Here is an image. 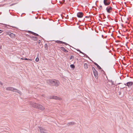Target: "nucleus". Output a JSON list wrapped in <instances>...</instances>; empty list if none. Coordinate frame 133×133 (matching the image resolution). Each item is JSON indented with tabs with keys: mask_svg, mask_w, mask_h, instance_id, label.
Segmentation results:
<instances>
[{
	"mask_svg": "<svg viewBox=\"0 0 133 133\" xmlns=\"http://www.w3.org/2000/svg\"><path fill=\"white\" fill-rule=\"evenodd\" d=\"M97 68L99 69H101V68L98 64L97 66Z\"/></svg>",
	"mask_w": 133,
	"mask_h": 133,
	"instance_id": "obj_23",
	"label": "nucleus"
},
{
	"mask_svg": "<svg viewBox=\"0 0 133 133\" xmlns=\"http://www.w3.org/2000/svg\"><path fill=\"white\" fill-rule=\"evenodd\" d=\"M107 37V36H106V37H105V38H106Z\"/></svg>",
	"mask_w": 133,
	"mask_h": 133,
	"instance_id": "obj_41",
	"label": "nucleus"
},
{
	"mask_svg": "<svg viewBox=\"0 0 133 133\" xmlns=\"http://www.w3.org/2000/svg\"><path fill=\"white\" fill-rule=\"evenodd\" d=\"M85 13H87V10H86V9H85Z\"/></svg>",
	"mask_w": 133,
	"mask_h": 133,
	"instance_id": "obj_33",
	"label": "nucleus"
},
{
	"mask_svg": "<svg viewBox=\"0 0 133 133\" xmlns=\"http://www.w3.org/2000/svg\"><path fill=\"white\" fill-rule=\"evenodd\" d=\"M112 8L110 6H108L106 9V10L108 13H110L112 10Z\"/></svg>",
	"mask_w": 133,
	"mask_h": 133,
	"instance_id": "obj_6",
	"label": "nucleus"
},
{
	"mask_svg": "<svg viewBox=\"0 0 133 133\" xmlns=\"http://www.w3.org/2000/svg\"><path fill=\"white\" fill-rule=\"evenodd\" d=\"M83 20H84V19Z\"/></svg>",
	"mask_w": 133,
	"mask_h": 133,
	"instance_id": "obj_40",
	"label": "nucleus"
},
{
	"mask_svg": "<svg viewBox=\"0 0 133 133\" xmlns=\"http://www.w3.org/2000/svg\"><path fill=\"white\" fill-rule=\"evenodd\" d=\"M29 32H30V33L32 34L33 35H34L35 36H38V34H37L36 33H35L33 32H32L30 31Z\"/></svg>",
	"mask_w": 133,
	"mask_h": 133,
	"instance_id": "obj_15",
	"label": "nucleus"
},
{
	"mask_svg": "<svg viewBox=\"0 0 133 133\" xmlns=\"http://www.w3.org/2000/svg\"><path fill=\"white\" fill-rule=\"evenodd\" d=\"M83 55H84V56H86V57H88V58H89V57L88 56H87V55H86V54H84V53Z\"/></svg>",
	"mask_w": 133,
	"mask_h": 133,
	"instance_id": "obj_25",
	"label": "nucleus"
},
{
	"mask_svg": "<svg viewBox=\"0 0 133 133\" xmlns=\"http://www.w3.org/2000/svg\"><path fill=\"white\" fill-rule=\"evenodd\" d=\"M39 61V59L38 58H36V59H35V61L37 62H38Z\"/></svg>",
	"mask_w": 133,
	"mask_h": 133,
	"instance_id": "obj_24",
	"label": "nucleus"
},
{
	"mask_svg": "<svg viewBox=\"0 0 133 133\" xmlns=\"http://www.w3.org/2000/svg\"><path fill=\"white\" fill-rule=\"evenodd\" d=\"M13 92H14L16 93H17L20 95H21L22 94V92L21 91H20L19 90L14 88V91H13Z\"/></svg>",
	"mask_w": 133,
	"mask_h": 133,
	"instance_id": "obj_9",
	"label": "nucleus"
},
{
	"mask_svg": "<svg viewBox=\"0 0 133 133\" xmlns=\"http://www.w3.org/2000/svg\"><path fill=\"white\" fill-rule=\"evenodd\" d=\"M77 50L80 52V53L83 54V53L80 51V50L79 49Z\"/></svg>",
	"mask_w": 133,
	"mask_h": 133,
	"instance_id": "obj_26",
	"label": "nucleus"
},
{
	"mask_svg": "<svg viewBox=\"0 0 133 133\" xmlns=\"http://www.w3.org/2000/svg\"><path fill=\"white\" fill-rule=\"evenodd\" d=\"M111 88V85L109 82H107L106 85V88L107 90H109Z\"/></svg>",
	"mask_w": 133,
	"mask_h": 133,
	"instance_id": "obj_8",
	"label": "nucleus"
},
{
	"mask_svg": "<svg viewBox=\"0 0 133 133\" xmlns=\"http://www.w3.org/2000/svg\"><path fill=\"white\" fill-rule=\"evenodd\" d=\"M102 38L103 37V35H102Z\"/></svg>",
	"mask_w": 133,
	"mask_h": 133,
	"instance_id": "obj_35",
	"label": "nucleus"
},
{
	"mask_svg": "<svg viewBox=\"0 0 133 133\" xmlns=\"http://www.w3.org/2000/svg\"><path fill=\"white\" fill-rule=\"evenodd\" d=\"M32 106L35 108L41 110L44 109V107L42 105L35 103H33L32 104Z\"/></svg>",
	"mask_w": 133,
	"mask_h": 133,
	"instance_id": "obj_2",
	"label": "nucleus"
},
{
	"mask_svg": "<svg viewBox=\"0 0 133 133\" xmlns=\"http://www.w3.org/2000/svg\"><path fill=\"white\" fill-rule=\"evenodd\" d=\"M61 49L64 52H67L68 51L66 50L64 47H61Z\"/></svg>",
	"mask_w": 133,
	"mask_h": 133,
	"instance_id": "obj_17",
	"label": "nucleus"
},
{
	"mask_svg": "<svg viewBox=\"0 0 133 133\" xmlns=\"http://www.w3.org/2000/svg\"><path fill=\"white\" fill-rule=\"evenodd\" d=\"M0 84H1V85H2V83H0Z\"/></svg>",
	"mask_w": 133,
	"mask_h": 133,
	"instance_id": "obj_36",
	"label": "nucleus"
},
{
	"mask_svg": "<svg viewBox=\"0 0 133 133\" xmlns=\"http://www.w3.org/2000/svg\"><path fill=\"white\" fill-rule=\"evenodd\" d=\"M120 93H121V92H120V93H119V95H120V94H121Z\"/></svg>",
	"mask_w": 133,
	"mask_h": 133,
	"instance_id": "obj_39",
	"label": "nucleus"
},
{
	"mask_svg": "<svg viewBox=\"0 0 133 133\" xmlns=\"http://www.w3.org/2000/svg\"><path fill=\"white\" fill-rule=\"evenodd\" d=\"M133 84V82H127L126 83L124 84L126 86H127L128 88L130 87Z\"/></svg>",
	"mask_w": 133,
	"mask_h": 133,
	"instance_id": "obj_5",
	"label": "nucleus"
},
{
	"mask_svg": "<svg viewBox=\"0 0 133 133\" xmlns=\"http://www.w3.org/2000/svg\"><path fill=\"white\" fill-rule=\"evenodd\" d=\"M56 42L57 43H59L60 44H63V43L66 45H67V44H68L66 43L63 42L61 41H56Z\"/></svg>",
	"mask_w": 133,
	"mask_h": 133,
	"instance_id": "obj_14",
	"label": "nucleus"
},
{
	"mask_svg": "<svg viewBox=\"0 0 133 133\" xmlns=\"http://www.w3.org/2000/svg\"><path fill=\"white\" fill-rule=\"evenodd\" d=\"M38 43H40V40H38Z\"/></svg>",
	"mask_w": 133,
	"mask_h": 133,
	"instance_id": "obj_31",
	"label": "nucleus"
},
{
	"mask_svg": "<svg viewBox=\"0 0 133 133\" xmlns=\"http://www.w3.org/2000/svg\"><path fill=\"white\" fill-rule=\"evenodd\" d=\"M70 67H71V68L73 69H74L75 67V66L73 64H71L70 65Z\"/></svg>",
	"mask_w": 133,
	"mask_h": 133,
	"instance_id": "obj_20",
	"label": "nucleus"
},
{
	"mask_svg": "<svg viewBox=\"0 0 133 133\" xmlns=\"http://www.w3.org/2000/svg\"><path fill=\"white\" fill-rule=\"evenodd\" d=\"M74 124V122H69L68 124V125H71L72 124Z\"/></svg>",
	"mask_w": 133,
	"mask_h": 133,
	"instance_id": "obj_19",
	"label": "nucleus"
},
{
	"mask_svg": "<svg viewBox=\"0 0 133 133\" xmlns=\"http://www.w3.org/2000/svg\"><path fill=\"white\" fill-rule=\"evenodd\" d=\"M85 18H89V16H85Z\"/></svg>",
	"mask_w": 133,
	"mask_h": 133,
	"instance_id": "obj_30",
	"label": "nucleus"
},
{
	"mask_svg": "<svg viewBox=\"0 0 133 133\" xmlns=\"http://www.w3.org/2000/svg\"><path fill=\"white\" fill-rule=\"evenodd\" d=\"M31 38L34 41L36 40L37 39V37L34 36L31 37Z\"/></svg>",
	"mask_w": 133,
	"mask_h": 133,
	"instance_id": "obj_16",
	"label": "nucleus"
},
{
	"mask_svg": "<svg viewBox=\"0 0 133 133\" xmlns=\"http://www.w3.org/2000/svg\"><path fill=\"white\" fill-rule=\"evenodd\" d=\"M99 7H100V8H102V6L101 5H100V6Z\"/></svg>",
	"mask_w": 133,
	"mask_h": 133,
	"instance_id": "obj_34",
	"label": "nucleus"
},
{
	"mask_svg": "<svg viewBox=\"0 0 133 133\" xmlns=\"http://www.w3.org/2000/svg\"><path fill=\"white\" fill-rule=\"evenodd\" d=\"M2 31L1 30H0V33H1L2 32Z\"/></svg>",
	"mask_w": 133,
	"mask_h": 133,
	"instance_id": "obj_32",
	"label": "nucleus"
},
{
	"mask_svg": "<svg viewBox=\"0 0 133 133\" xmlns=\"http://www.w3.org/2000/svg\"><path fill=\"white\" fill-rule=\"evenodd\" d=\"M92 70L93 74L94 75L95 78L97 79L98 78V74L97 71L93 67H92Z\"/></svg>",
	"mask_w": 133,
	"mask_h": 133,
	"instance_id": "obj_3",
	"label": "nucleus"
},
{
	"mask_svg": "<svg viewBox=\"0 0 133 133\" xmlns=\"http://www.w3.org/2000/svg\"><path fill=\"white\" fill-rule=\"evenodd\" d=\"M110 82H111L112 85H115V84L114 83V82L112 80H111Z\"/></svg>",
	"mask_w": 133,
	"mask_h": 133,
	"instance_id": "obj_22",
	"label": "nucleus"
},
{
	"mask_svg": "<svg viewBox=\"0 0 133 133\" xmlns=\"http://www.w3.org/2000/svg\"><path fill=\"white\" fill-rule=\"evenodd\" d=\"M1 48V46H0V48Z\"/></svg>",
	"mask_w": 133,
	"mask_h": 133,
	"instance_id": "obj_43",
	"label": "nucleus"
},
{
	"mask_svg": "<svg viewBox=\"0 0 133 133\" xmlns=\"http://www.w3.org/2000/svg\"><path fill=\"white\" fill-rule=\"evenodd\" d=\"M39 129L41 133H46V130L44 129L41 127H40Z\"/></svg>",
	"mask_w": 133,
	"mask_h": 133,
	"instance_id": "obj_7",
	"label": "nucleus"
},
{
	"mask_svg": "<svg viewBox=\"0 0 133 133\" xmlns=\"http://www.w3.org/2000/svg\"><path fill=\"white\" fill-rule=\"evenodd\" d=\"M52 99L58 100H62V98H61L57 97L56 96H53L52 98Z\"/></svg>",
	"mask_w": 133,
	"mask_h": 133,
	"instance_id": "obj_11",
	"label": "nucleus"
},
{
	"mask_svg": "<svg viewBox=\"0 0 133 133\" xmlns=\"http://www.w3.org/2000/svg\"><path fill=\"white\" fill-rule=\"evenodd\" d=\"M103 15H104V14H102Z\"/></svg>",
	"mask_w": 133,
	"mask_h": 133,
	"instance_id": "obj_37",
	"label": "nucleus"
},
{
	"mask_svg": "<svg viewBox=\"0 0 133 133\" xmlns=\"http://www.w3.org/2000/svg\"><path fill=\"white\" fill-rule=\"evenodd\" d=\"M8 34L11 38H13L15 37V35L13 33H11L10 32H9L8 33Z\"/></svg>",
	"mask_w": 133,
	"mask_h": 133,
	"instance_id": "obj_13",
	"label": "nucleus"
},
{
	"mask_svg": "<svg viewBox=\"0 0 133 133\" xmlns=\"http://www.w3.org/2000/svg\"><path fill=\"white\" fill-rule=\"evenodd\" d=\"M84 68L85 69H87L88 68V65L86 63L84 64Z\"/></svg>",
	"mask_w": 133,
	"mask_h": 133,
	"instance_id": "obj_18",
	"label": "nucleus"
},
{
	"mask_svg": "<svg viewBox=\"0 0 133 133\" xmlns=\"http://www.w3.org/2000/svg\"><path fill=\"white\" fill-rule=\"evenodd\" d=\"M120 83H119L118 84H120Z\"/></svg>",
	"mask_w": 133,
	"mask_h": 133,
	"instance_id": "obj_42",
	"label": "nucleus"
},
{
	"mask_svg": "<svg viewBox=\"0 0 133 133\" xmlns=\"http://www.w3.org/2000/svg\"><path fill=\"white\" fill-rule=\"evenodd\" d=\"M79 29H82V28L81 27V26H79Z\"/></svg>",
	"mask_w": 133,
	"mask_h": 133,
	"instance_id": "obj_29",
	"label": "nucleus"
},
{
	"mask_svg": "<svg viewBox=\"0 0 133 133\" xmlns=\"http://www.w3.org/2000/svg\"><path fill=\"white\" fill-rule=\"evenodd\" d=\"M94 63L95 65L96 66H97L98 65V64L97 63L95 62H94Z\"/></svg>",
	"mask_w": 133,
	"mask_h": 133,
	"instance_id": "obj_28",
	"label": "nucleus"
},
{
	"mask_svg": "<svg viewBox=\"0 0 133 133\" xmlns=\"http://www.w3.org/2000/svg\"><path fill=\"white\" fill-rule=\"evenodd\" d=\"M14 88L11 87H9L6 88V89L7 90L10 91H13Z\"/></svg>",
	"mask_w": 133,
	"mask_h": 133,
	"instance_id": "obj_10",
	"label": "nucleus"
},
{
	"mask_svg": "<svg viewBox=\"0 0 133 133\" xmlns=\"http://www.w3.org/2000/svg\"><path fill=\"white\" fill-rule=\"evenodd\" d=\"M111 1L110 0H104L103 3L105 5H108L110 3Z\"/></svg>",
	"mask_w": 133,
	"mask_h": 133,
	"instance_id": "obj_4",
	"label": "nucleus"
},
{
	"mask_svg": "<svg viewBox=\"0 0 133 133\" xmlns=\"http://www.w3.org/2000/svg\"><path fill=\"white\" fill-rule=\"evenodd\" d=\"M83 15V13L82 12H79L77 14V16L79 18L82 17Z\"/></svg>",
	"mask_w": 133,
	"mask_h": 133,
	"instance_id": "obj_12",
	"label": "nucleus"
},
{
	"mask_svg": "<svg viewBox=\"0 0 133 133\" xmlns=\"http://www.w3.org/2000/svg\"><path fill=\"white\" fill-rule=\"evenodd\" d=\"M47 82L50 85L56 87L58 86L59 83V81L56 79L48 80Z\"/></svg>",
	"mask_w": 133,
	"mask_h": 133,
	"instance_id": "obj_1",
	"label": "nucleus"
},
{
	"mask_svg": "<svg viewBox=\"0 0 133 133\" xmlns=\"http://www.w3.org/2000/svg\"><path fill=\"white\" fill-rule=\"evenodd\" d=\"M21 59H22V60L24 59V60H31V59H27V58H25L24 59H23L22 58H21Z\"/></svg>",
	"mask_w": 133,
	"mask_h": 133,
	"instance_id": "obj_21",
	"label": "nucleus"
},
{
	"mask_svg": "<svg viewBox=\"0 0 133 133\" xmlns=\"http://www.w3.org/2000/svg\"><path fill=\"white\" fill-rule=\"evenodd\" d=\"M73 58H74V56H71V57H70V59H72Z\"/></svg>",
	"mask_w": 133,
	"mask_h": 133,
	"instance_id": "obj_27",
	"label": "nucleus"
},
{
	"mask_svg": "<svg viewBox=\"0 0 133 133\" xmlns=\"http://www.w3.org/2000/svg\"><path fill=\"white\" fill-rule=\"evenodd\" d=\"M102 71H103V70L102 69V70H101Z\"/></svg>",
	"mask_w": 133,
	"mask_h": 133,
	"instance_id": "obj_38",
	"label": "nucleus"
}]
</instances>
